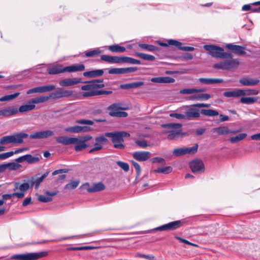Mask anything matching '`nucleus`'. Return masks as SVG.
<instances>
[{"label":"nucleus","mask_w":260,"mask_h":260,"mask_svg":"<svg viewBox=\"0 0 260 260\" xmlns=\"http://www.w3.org/2000/svg\"><path fill=\"white\" fill-rule=\"evenodd\" d=\"M103 81V80H93L85 82L86 84L81 87L82 90L85 91L81 93L82 96L86 98L96 95L95 89L104 87Z\"/></svg>","instance_id":"obj_1"},{"label":"nucleus","mask_w":260,"mask_h":260,"mask_svg":"<svg viewBox=\"0 0 260 260\" xmlns=\"http://www.w3.org/2000/svg\"><path fill=\"white\" fill-rule=\"evenodd\" d=\"M204 48L208 51V53L212 57L219 58H232L231 53L224 52L222 48L213 45H205Z\"/></svg>","instance_id":"obj_2"},{"label":"nucleus","mask_w":260,"mask_h":260,"mask_svg":"<svg viewBox=\"0 0 260 260\" xmlns=\"http://www.w3.org/2000/svg\"><path fill=\"white\" fill-rule=\"evenodd\" d=\"M28 136L27 134L23 133L6 136L0 139V144L2 145L20 144L22 143L23 139L26 138Z\"/></svg>","instance_id":"obj_3"},{"label":"nucleus","mask_w":260,"mask_h":260,"mask_svg":"<svg viewBox=\"0 0 260 260\" xmlns=\"http://www.w3.org/2000/svg\"><path fill=\"white\" fill-rule=\"evenodd\" d=\"M48 255V252H31L14 254L10 257L11 259L16 260H36Z\"/></svg>","instance_id":"obj_4"},{"label":"nucleus","mask_w":260,"mask_h":260,"mask_svg":"<svg viewBox=\"0 0 260 260\" xmlns=\"http://www.w3.org/2000/svg\"><path fill=\"white\" fill-rule=\"evenodd\" d=\"M162 126L167 128L168 130L166 132L168 133L167 137L169 140H173L177 138L181 133L182 124L176 123H170L162 124Z\"/></svg>","instance_id":"obj_5"},{"label":"nucleus","mask_w":260,"mask_h":260,"mask_svg":"<svg viewBox=\"0 0 260 260\" xmlns=\"http://www.w3.org/2000/svg\"><path fill=\"white\" fill-rule=\"evenodd\" d=\"M230 59L215 63L213 67L215 69L225 70H231L237 68L239 65V60L237 59H233V57Z\"/></svg>","instance_id":"obj_6"},{"label":"nucleus","mask_w":260,"mask_h":260,"mask_svg":"<svg viewBox=\"0 0 260 260\" xmlns=\"http://www.w3.org/2000/svg\"><path fill=\"white\" fill-rule=\"evenodd\" d=\"M44 99L41 96L32 99L27 102V103L20 106L18 109V112L24 113L33 110L36 108V104L44 103Z\"/></svg>","instance_id":"obj_7"},{"label":"nucleus","mask_w":260,"mask_h":260,"mask_svg":"<svg viewBox=\"0 0 260 260\" xmlns=\"http://www.w3.org/2000/svg\"><path fill=\"white\" fill-rule=\"evenodd\" d=\"M197 144L191 147H180L174 149L173 154L175 156H180L186 154H194L197 151Z\"/></svg>","instance_id":"obj_8"},{"label":"nucleus","mask_w":260,"mask_h":260,"mask_svg":"<svg viewBox=\"0 0 260 260\" xmlns=\"http://www.w3.org/2000/svg\"><path fill=\"white\" fill-rule=\"evenodd\" d=\"M91 139L92 137L90 135H85L76 138L77 141L74 147L75 150L78 152L85 149L87 147V145L85 143L86 142Z\"/></svg>","instance_id":"obj_9"},{"label":"nucleus","mask_w":260,"mask_h":260,"mask_svg":"<svg viewBox=\"0 0 260 260\" xmlns=\"http://www.w3.org/2000/svg\"><path fill=\"white\" fill-rule=\"evenodd\" d=\"M105 136L112 138V141L115 148L119 149L124 148V145L122 143L123 141V139L121 138V135L118 132L106 133Z\"/></svg>","instance_id":"obj_10"},{"label":"nucleus","mask_w":260,"mask_h":260,"mask_svg":"<svg viewBox=\"0 0 260 260\" xmlns=\"http://www.w3.org/2000/svg\"><path fill=\"white\" fill-rule=\"evenodd\" d=\"M81 188L87 190L89 192H95L104 190L105 186L102 182L94 183L92 187L89 186V183H86L82 185Z\"/></svg>","instance_id":"obj_11"},{"label":"nucleus","mask_w":260,"mask_h":260,"mask_svg":"<svg viewBox=\"0 0 260 260\" xmlns=\"http://www.w3.org/2000/svg\"><path fill=\"white\" fill-rule=\"evenodd\" d=\"M182 223L183 222L181 220H176L158 227L155 230L159 231L173 230L181 226Z\"/></svg>","instance_id":"obj_12"},{"label":"nucleus","mask_w":260,"mask_h":260,"mask_svg":"<svg viewBox=\"0 0 260 260\" xmlns=\"http://www.w3.org/2000/svg\"><path fill=\"white\" fill-rule=\"evenodd\" d=\"M190 169L193 173H200L204 171V165L202 160L195 159L190 162Z\"/></svg>","instance_id":"obj_13"},{"label":"nucleus","mask_w":260,"mask_h":260,"mask_svg":"<svg viewBox=\"0 0 260 260\" xmlns=\"http://www.w3.org/2000/svg\"><path fill=\"white\" fill-rule=\"evenodd\" d=\"M54 135L53 131L50 130L37 132L31 134L29 138L32 139H42L52 136Z\"/></svg>","instance_id":"obj_14"},{"label":"nucleus","mask_w":260,"mask_h":260,"mask_svg":"<svg viewBox=\"0 0 260 260\" xmlns=\"http://www.w3.org/2000/svg\"><path fill=\"white\" fill-rule=\"evenodd\" d=\"M81 82L80 78H65L59 81V85L62 87L71 86Z\"/></svg>","instance_id":"obj_15"},{"label":"nucleus","mask_w":260,"mask_h":260,"mask_svg":"<svg viewBox=\"0 0 260 260\" xmlns=\"http://www.w3.org/2000/svg\"><path fill=\"white\" fill-rule=\"evenodd\" d=\"M151 154L149 151H136L133 153V157L139 161H145L149 159Z\"/></svg>","instance_id":"obj_16"},{"label":"nucleus","mask_w":260,"mask_h":260,"mask_svg":"<svg viewBox=\"0 0 260 260\" xmlns=\"http://www.w3.org/2000/svg\"><path fill=\"white\" fill-rule=\"evenodd\" d=\"M56 142L64 145L75 144L77 141L76 137H68L66 136H59L55 138Z\"/></svg>","instance_id":"obj_17"},{"label":"nucleus","mask_w":260,"mask_h":260,"mask_svg":"<svg viewBox=\"0 0 260 260\" xmlns=\"http://www.w3.org/2000/svg\"><path fill=\"white\" fill-rule=\"evenodd\" d=\"M47 71L50 75H55L66 72V70H65V67H63L60 64H53L48 68Z\"/></svg>","instance_id":"obj_18"},{"label":"nucleus","mask_w":260,"mask_h":260,"mask_svg":"<svg viewBox=\"0 0 260 260\" xmlns=\"http://www.w3.org/2000/svg\"><path fill=\"white\" fill-rule=\"evenodd\" d=\"M48 174L49 172H47L40 177L34 176L30 179L29 182L31 186L35 185V188L38 189L41 183L48 176Z\"/></svg>","instance_id":"obj_19"},{"label":"nucleus","mask_w":260,"mask_h":260,"mask_svg":"<svg viewBox=\"0 0 260 260\" xmlns=\"http://www.w3.org/2000/svg\"><path fill=\"white\" fill-rule=\"evenodd\" d=\"M18 113V109L16 107H11L0 110V116L2 117H9Z\"/></svg>","instance_id":"obj_20"},{"label":"nucleus","mask_w":260,"mask_h":260,"mask_svg":"<svg viewBox=\"0 0 260 260\" xmlns=\"http://www.w3.org/2000/svg\"><path fill=\"white\" fill-rule=\"evenodd\" d=\"M58 191L57 190L53 191H45V193L48 196H45L44 195H40L38 197V200L43 203H47L52 201V197L55 196L57 194Z\"/></svg>","instance_id":"obj_21"},{"label":"nucleus","mask_w":260,"mask_h":260,"mask_svg":"<svg viewBox=\"0 0 260 260\" xmlns=\"http://www.w3.org/2000/svg\"><path fill=\"white\" fill-rule=\"evenodd\" d=\"M212 132L217 133L219 135L235 134L239 132L237 130H230L227 126H220L212 129Z\"/></svg>","instance_id":"obj_22"},{"label":"nucleus","mask_w":260,"mask_h":260,"mask_svg":"<svg viewBox=\"0 0 260 260\" xmlns=\"http://www.w3.org/2000/svg\"><path fill=\"white\" fill-rule=\"evenodd\" d=\"M90 130V128L87 126H74L65 128L67 132L80 133L87 132Z\"/></svg>","instance_id":"obj_23"},{"label":"nucleus","mask_w":260,"mask_h":260,"mask_svg":"<svg viewBox=\"0 0 260 260\" xmlns=\"http://www.w3.org/2000/svg\"><path fill=\"white\" fill-rule=\"evenodd\" d=\"M151 81L157 83H172L175 82V79L170 77H159L151 79Z\"/></svg>","instance_id":"obj_24"},{"label":"nucleus","mask_w":260,"mask_h":260,"mask_svg":"<svg viewBox=\"0 0 260 260\" xmlns=\"http://www.w3.org/2000/svg\"><path fill=\"white\" fill-rule=\"evenodd\" d=\"M185 116H186V119H187L198 118L200 116L199 110L194 108H190L185 112Z\"/></svg>","instance_id":"obj_25"},{"label":"nucleus","mask_w":260,"mask_h":260,"mask_svg":"<svg viewBox=\"0 0 260 260\" xmlns=\"http://www.w3.org/2000/svg\"><path fill=\"white\" fill-rule=\"evenodd\" d=\"M241 89H235L226 91L223 92L224 96L226 98H239L242 96Z\"/></svg>","instance_id":"obj_26"},{"label":"nucleus","mask_w":260,"mask_h":260,"mask_svg":"<svg viewBox=\"0 0 260 260\" xmlns=\"http://www.w3.org/2000/svg\"><path fill=\"white\" fill-rule=\"evenodd\" d=\"M103 74V70H94L84 72L83 76L88 78H95L102 76Z\"/></svg>","instance_id":"obj_27"},{"label":"nucleus","mask_w":260,"mask_h":260,"mask_svg":"<svg viewBox=\"0 0 260 260\" xmlns=\"http://www.w3.org/2000/svg\"><path fill=\"white\" fill-rule=\"evenodd\" d=\"M85 69V66L83 64H76L65 67L66 72L72 73L78 71H82Z\"/></svg>","instance_id":"obj_28"},{"label":"nucleus","mask_w":260,"mask_h":260,"mask_svg":"<svg viewBox=\"0 0 260 260\" xmlns=\"http://www.w3.org/2000/svg\"><path fill=\"white\" fill-rule=\"evenodd\" d=\"M29 188V184L28 183H24L20 184L18 182H16L14 184V190L19 189L20 192H17V193H23V197L24 196V192Z\"/></svg>","instance_id":"obj_29"},{"label":"nucleus","mask_w":260,"mask_h":260,"mask_svg":"<svg viewBox=\"0 0 260 260\" xmlns=\"http://www.w3.org/2000/svg\"><path fill=\"white\" fill-rule=\"evenodd\" d=\"M240 83L244 86H253L257 84L259 81L256 79L243 78L239 80Z\"/></svg>","instance_id":"obj_30"},{"label":"nucleus","mask_w":260,"mask_h":260,"mask_svg":"<svg viewBox=\"0 0 260 260\" xmlns=\"http://www.w3.org/2000/svg\"><path fill=\"white\" fill-rule=\"evenodd\" d=\"M199 81L205 84H212L222 83L223 80L222 79L201 78L199 79Z\"/></svg>","instance_id":"obj_31"},{"label":"nucleus","mask_w":260,"mask_h":260,"mask_svg":"<svg viewBox=\"0 0 260 260\" xmlns=\"http://www.w3.org/2000/svg\"><path fill=\"white\" fill-rule=\"evenodd\" d=\"M211 95L208 93H201L193 95L189 97L188 99L192 101H206L211 98Z\"/></svg>","instance_id":"obj_32"},{"label":"nucleus","mask_w":260,"mask_h":260,"mask_svg":"<svg viewBox=\"0 0 260 260\" xmlns=\"http://www.w3.org/2000/svg\"><path fill=\"white\" fill-rule=\"evenodd\" d=\"M59 90L51 93L49 96H41V98L44 99V102L47 101L49 99H60L62 98L61 90L62 88H59Z\"/></svg>","instance_id":"obj_33"},{"label":"nucleus","mask_w":260,"mask_h":260,"mask_svg":"<svg viewBox=\"0 0 260 260\" xmlns=\"http://www.w3.org/2000/svg\"><path fill=\"white\" fill-rule=\"evenodd\" d=\"M144 84L143 82H136L127 84H121L120 87L121 89L135 88L141 86Z\"/></svg>","instance_id":"obj_34"},{"label":"nucleus","mask_w":260,"mask_h":260,"mask_svg":"<svg viewBox=\"0 0 260 260\" xmlns=\"http://www.w3.org/2000/svg\"><path fill=\"white\" fill-rule=\"evenodd\" d=\"M108 110L109 111V114L112 117L115 116L113 115L114 112H118L120 109H125V108H122L119 107V104L117 103H114L108 107Z\"/></svg>","instance_id":"obj_35"},{"label":"nucleus","mask_w":260,"mask_h":260,"mask_svg":"<svg viewBox=\"0 0 260 260\" xmlns=\"http://www.w3.org/2000/svg\"><path fill=\"white\" fill-rule=\"evenodd\" d=\"M240 102L244 104H251L255 103L257 99L254 97H244V96H241Z\"/></svg>","instance_id":"obj_36"},{"label":"nucleus","mask_w":260,"mask_h":260,"mask_svg":"<svg viewBox=\"0 0 260 260\" xmlns=\"http://www.w3.org/2000/svg\"><path fill=\"white\" fill-rule=\"evenodd\" d=\"M246 137V134L241 133L236 136L230 138V141L232 143H236L244 139Z\"/></svg>","instance_id":"obj_37"},{"label":"nucleus","mask_w":260,"mask_h":260,"mask_svg":"<svg viewBox=\"0 0 260 260\" xmlns=\"http://www.w3.org/2000/svg\"><path fill=\"white\" fill-rule=\"evenodd\" d=\"M108 49L113 52H124L125 51V47L118 45H111L108 47Z\"/></svg>","instance_id":"obj_38"},{"label":"nucleus","mask_w":260,"mask_h":260,"mask_svg":"<svg viewBox=\"0 0 260 260\" xmlns=\"http://www.w3.org/2000/svg\"><path fill=\"white\" fill-rule=\"evenodd\" d=\"M135 55L137 56H138L140 58L145 60L153 61L155 58V57L152 55L142 53L136 52L135 53Z\"/></svg>","instance_id":"obj_39"},{"label":"nucleus","mask_w":260,"mask_h":260,"mask_svg":"<svg viewBox=\"0 0 260 260\" xmlns=\"http://www.w3.org/2000/svg\"><path fill=\"white\" fill-rule=\"evenodd\" d=\"M122 62H126L132 64H140L141 61L139 60H137L129 57L122 56Z\"/></svg>","instance_id":"obj_40"},{"label":"nucleus","mask_w":260,"mask_h":260,"mask_svg":"<svg viewBox=\"0 0 260 260\" xmlns=\"http://www.w3.org/2000/svg\"><path fill=\"white\" fill-rule=\"evenodd\" d=\"M139 46L142 49L148 51H155L158 50V48L155 46L146 44H140Z\"/></svg>","instance_id":"obj_41"},{"label":"nucleus","mask_w":260,"mask_h":260,"mask_svg":"<svg viewBox=\"0 0 260 260\" xmlns=\"http://www.w3.org/2000/svg\"><path fill=\"white\" fill-rule=\"evenodd\" d=\"M202 114L209 116H214L218 115V112L212 109H202L201 111Z\"/></svg>","instance_id":"obj_42"},{"label":"nucleus","mask_w":260,"mask_h":260,"mask_svg":"<svg viewBox=\"0 0 260 260\" xmlns=\"http://www.w3.org/2000/svg\"><path fill=\"white\" fill-rule=\"evenodd\" d=\"M13 197H16L18 199H21L23 197V193H13L11 194H4L2 196L3 200H7L10 199Z\"/></svg>","instance_id":"obj_43"},{"label":"nucleus","mask_w":260,"mask_h":260,"mask_svg":"<svg viewBox=\"0 0 260 260\" xmlns=\"http://www.w3.org/2000/svg\"><path fill=\"white\" fill-rule=\"evenodd\" d=\"M79 182V180L72 181L68 184H66L64 188L68 190L74 189L78 186Z\"/></svg>","instance_id":"obj_44"},{"label":"nucleus","mask_w":260,"mask_h":260,"mask_svg":"<svg viewBox=\"0 0 260 260\" xmlns=\"http://www.w3.org/2000/svg\"><path fill=\"white\" fill-rule=\"evenodd\" d=\"M242 96L245 95H255L258 93V91L255 89H241Z\"/></svg>","instance_id":"obj_45"},{"label":"nucleus","mask_w":260,"mask_h":260,"mask_svg":"<svg viewBox=\"0 0 260 260\" xmlns=\"http://www.w3.org/2000/svg\"><path fill=\"white\" fill-rule=\"evenodd\" d=\"M19 94V92H16L12 94L5 95L0 98V102L10 101L18 96Z\"/></svg>","instance_id":"obj_46"},{"label":"nucleus","mask_w":260,"mask_h":260,"mask_svg":"<svg viewBox=\"0 0 260 260\" xmlns=\"http://www.w3.org/2000/svg\"><path fill=\"white\" fill-rule=\"evenodd\" d=\"M44 87L42 86H39V87H36L35 88H32L31 89H30L28 90L26 92V93L27 94H32L34 93H44Z\"/></svg>","instance_id":"obj_47"},{"label":"nucleus","mask_w":260,"mask_h":260,"mask_svg":"<svg viewBox=\"0 0 260 260\" xmlns=\"http://www.w3.org/2000/svg\"><path fill=\"white\" fill-rule=\"evenodd\" d=\"M25 160L28 164H34L40 160V158L37 156H32L30 154L25 155Z\"/></svg>","instance_id":"obj_48"},{"label":"nucleus","mask_w":260,"mask_h":260,"mask_svg":"<svg viewBox=\"0 0 260 260\" xmlns=\"http://www.w3.org/2000/svg\"><path fill=\"white\" fill-rule=\"evenodd\" d=\"M6 170L9 169L10 170H16L18 169L21 165L16 163V162H10L8 164H5Z\"/></svg>","instance_id":"obj_49"},{"label":"nucleus","mask_w":260,"mask_h":260,"mask_svg":"<svg viewBox=\"0 0 260 260\" xmlns=\"http://www.w3.org/2000/svg\"><path fill=\"white\" fill-rule=\"evenodd\" d=\"M101 52L102 51L100 49H96L95 50L86 52L85 53V55L87 57H92L100 54Z\"/></svg>","instance_id":"obj_50"},{"label":"nucleus","mask_w":260,"mask_h":260,"mask_svg":"<svg viewBox=\"0 0 260 260\" xmlns=\"http://www.w3.org/2000/svg\"><path fill=\"white\" fill-rule=\"evenodd\" d=\"M168 45L175 46L180 50H181L182 48V43L178 41L174 40H168Z\"/></svg>","instance_id":"obj_51"},{"label":"nucleus","mask_w":260,"mask_h":260,"mask_svg":"<svg viewBox=\"0 0 260 260\" xmlns=\"http://www.w3.org/2000/svg\"><path fill=\"white\" fill-rule=\"evenodd\" d=\"M117 165L120 167L122 170H123L125 172H127L129 170V165L127 163L118 161L116 162Z\"/></svg>","instance_id":"obj_52"},{"label":"nucleus","mask_w":260,"mask_h":260,"mask_svg":"<svg viewBox=\"0 0 260 260\" xmlns=\"http://www.w3.org/2000/svg\"><path fill=\"white\" fill-rule=\"evenodd\" d=\"M110 74H123V68H112L109 70Z\"/></svg>","instance_id":"obj_53"},{"label":"nucleus","mask_w":260,"mask_h":260,"mask_svg":"<svg viewBox=\"0 0 260 260\" xmlns=\"http://www.w3.org/2000/svg\"><path fill=\"white\" fill-rule=\"evenodd\" d=\"M136 144L141 148H146L148 146L147 141L145 140H137L135 141Z\"/></svg>","instance_id":"obj_54"},{"label":"nucleus","mask_w":260,"mask_h":260,"mask_svg":"<svg viewBox=\"0 0 260 260\" xmlns=\"http://www.w3.org/2000/svg\"><path fill=\"white\" fill-rule=\"evenodd\" d=\"M238 48L235 50V53L237 55H244L246 54V52L244 50V47L237 45Z\"/></svg>","instance_id":"obj_55"},{"label":"nucleus","mask_w":260,"mask_h":260,"mask_svg":"<svg viewBox=\"0 0 260 260\" xmlns=\"http://www.w3.org/2000/svg\"><path fill=\"white\" fill-rule=\"evenodd\" d=\"M108 140L104 136L98 137L95 139V142L102 145L107 142Z\"/></svg>","instance_id":"obj_56"},{"label":"nucleus","mask_w":260,"mask_h":260,"mask_svg":"<svg viewBox=\"0 0 260 260\" xmlns=\"http://www.w3.org/2000/svg\"><path fill=\"white\" fill-rule=\"evenodd\" d=\"M132 162L136 171L137 172V176L138 177L140 175L141 173V169L140 166L135 161L132 160Z\"/></svg>","instance_id":"obj_57"},{"label":"nucleus","mask_w":260,"mask_h":260,"mask_svg":"<svg viewBox=\"0 0 260 260\" xmlns=\"http://www.w3.org/2000/svg\"><path fill=\"white\" fill-rule=\"evenodd\" d=\"M76 123L81 124L93 125V122L90 120L80 119L76 121Z\"/></svg>","instance_id":"obj_58"},{"label":"nucleus","mask_w":260,"mask_h":260,"mask_svg":"<svg viewBox=\"0 0 260 260\" xmlns=\"http://www.w3.org/2000/svg\"><path fill=\"white\" fill-rule=\"evenodd\" d=\"M138 70L137 67H128L123 68V74L132 73Z\"/></svg>","instance_id":"obj_59"},{"label":"nucleus","mask_w":260,"mask_h":260,"mask_svg":"<svg viewBox=\"0 0 260 260\" xmlns=\"http://www.w3.org/2000/svg\"><path fill=\"white\" fill-rule=\"evenodd\" d=\"M194 88H185L180 90V93L181 94H193L194 93Z\"/></svg>","instance_id":"obj_60"},{"label":"nucleus","mask_w":260,"mask_h":260,"mask_svg":"<svg viewBox=\"0 0 260 260\" xmlns=\"http://www.w3.org/2000/svg\"><path fill=\"white\" fill-rule=\"evenodd\" d=\"M122 61V56H112V63H119Z\"/></svg>","instance_id":"obj_61"},{"label":"nucleus","mask_w":260,"mask_h":260,"mask_svg":"<svg viewBox=\"0 0 260 260\" xmlns=\"http://www.w3.org/2000/svg\"><path fill=\"white\" fill-rule=\"evenodd\" d=\"M112 114L116 117H126L128 115L126 112L120 111H119L118 112H114Z\"/></svg>","instance_id":"obj_62"},{"label":"nucleus","mask_w":260,"mask_h":260,"mask_svg":"<svg viewBox=\"0 0 260 260\" xmlns=\"http://www.w3.org/2000/svg\"><path fill=\"white\" fill-rule=\"evenodd\" d=\"M170 116L171 117H175L179 119H186V116L185 114H178V113H171Z\"/></svg>","instance_id":"obj_63"},{"label":"nucleus","mask_w":260,"mask_h":260,"mask_svg":"<svg viewBox=\"0 0 260 260\" xmlns=\"http://www.w3.org/2000/svg\"><path fill=\"white\" fill-rule=\"evenodd\" d=\"M14 154L13 151L8 152L6 153H4L2 154H0V159H4L7 158H8Z\"/></svg>","instance_id":"obj_64"}]
</instances>
